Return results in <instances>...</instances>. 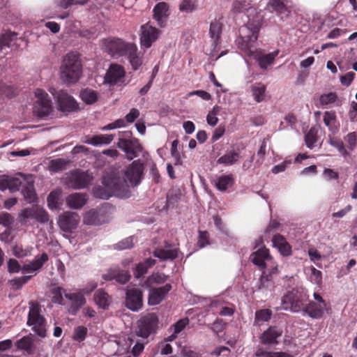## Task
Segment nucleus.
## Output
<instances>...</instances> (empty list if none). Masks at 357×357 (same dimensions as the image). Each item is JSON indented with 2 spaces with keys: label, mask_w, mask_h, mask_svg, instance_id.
<instances>
[{
  "label": "nucleus",
  "mask_w": 357,
  "mask_h": 357,
  "mask_svg": "<svg viewBox=\"0 0 357 357\" xmlns=\"http://www.w3.org/2000/svg\"><path fill=\"white\" fill-rule=\"evenodd\" d=\"M143 165L138 161H134L125 172L126 179L122 180L118 176L107 177L102 179L104 189H98L95 192L96 197L107 199L114 195L121 198L129 196L130 186L137 185L142 176Z\"/></svg>",
  "instance_id": "obj_1"
},
{
  "label": "nucleus",
  "mask_w": 357,
  "mask_h": 357,
  "mask_svg": "<svg viewBox=\"0 0 357 357\" xmlns=\"http://www.w3.org/2000/svg\"><path fill=\"white\" fill-rule=\"evenodd\" d=\"M261 17L256 15L252 18H248L246 24L239 29L240 37L237 40L238 47L245 52L247 55L252 54L254 43L258 38V33L261 26Z\"/></svg>",
  "instance_id": "obj_2"
},
{
  "label": "nucleus",
  "mask_w": 357,
  "mask_h": 357,
  "mask_svg": "<svg viewBox=\"0 0 357 357\" xmlns=\"http://www.w3.org/2000/svg\"><path fill=\"white\" fill-rule=\"evenodd\" d=\"M82 68L79 55L75 52L66 54L60 67V78L68 84H74L81 77Z\"/></svg>",
  "instance_id": "obj_3"
},
{
  "label": "nucleus",
  "mask_w": 357,
  "mask_h": 357,
  "mask_svg": "<svg viewBox=\"0 0 357 357\" xmlns=\"http://www.w3.org/2000/svg\"><path fill=\"white\" fill-rule=\"evenodd\" d=\"M307 291L304 289H293L287 292L281 300L280 310L298 312L303 310L305 303L308 300Z\"/></svg>",
  "instance_id": "obj_4"
},
{
  "label": "nucleus",
  "mask_w": 357,
  "mask_h": 357,
  "mask_svg": "<svg viewBox=\"0 0 357 357\" xmlns=\"http://www.w3.org/2000/svg\"><path fill=\"white\" fill-rule=\"evenodd\" d=\"M47 260L48 256L45 252L40 255L36 256L30 264L24 265L22 268V273L31 275L11 280L10 281V284L12 287L14 289H20L33 275H35V272L39 270Z\"/></svg>",
  "instance_id": "obj_5"
},
{
  "label": "nucleus",
  "mask_w": 357,
  "mask_h": 357,
  "mask_svg": "<svg viewBox=\"0 0 357 357\" xmlns=\"http://www.w3.org/2000/svg\"><path fill=\"white\" fill-rule=\"evenodd\" d=\"M27 325L31 327L38 336L44 337L46 335L45 319L41 314V307L35 302L29 303V311L28 314Z\"/></svg>",
  "instance_id": "obj_6"
},
{
  "label": "nucleus",
  "mask_w": 357,
  "mask_h": 357,
  "mask_svg": "<svg viewBox=\"0 0 357 357\" xmlns=\"http://www.w3.org/2000/svg\"><path fill=\"white\" fill-rule=\"evenodd\" d=\"M36 100L34 102L33 112L39 118H45L50 116L54 110L52 102L48 93L42 89H36L34 91Z\"/></svg>",
  "instance_id": "obj_7"
},
{
  "label": "nucleus",
  "mask_w": 357,
  "mask_h": 357,
  "mask_svg": "<svg viewBox=\"0 0 357 357\" xmlns=\"http://www.w3.org/2000/svg\"><path fill=\"white\" fill-rule=\"evenodd\" d=\"M97 287L96 283H92L89 287H85L79 291L73 293H65L66 298L69 301L68 312L71 315H75L80 308L84 306L86 300L84 297L85 294H89Z\"/></svg>",
  "instance_id": "obj_8"
},
{
  "label": "nucleus",
  "mask_w": 357,
  "mask_h": 357,
  "mask_svg": "<svg viewBox=\"0 0 357 357\" xmlns=\"http://www.w3.org/2000/svg\"><path fill=\"white\" fill-rule=\"evenodd\" d=\"M134 43H126L120 38H109L101 41L102 48L113 58L126 56Z\"/></svg>",
  "instance_id": "obj_9"
},
{
  "label": "nucleus",
  "mask_w": 357,
  "mask_h": 357,
  "mask_svg": "<svg viewBox=\"0 0 357 357\" xmlns=\"http://www.w3.org/2000/svg\"><path fill=\"white\" fill-rule=\"evenodd\" d=\"M92 176L87 172L75 170L68 173L65 178L66 185L73 189L86 188L92 181Z\"/></svg>",
  "instance_id": "obj_10"
},
{
  "label": "nucleus",
  "mask_w": 357,
  "mask_h": 357,
  "mask_svg": "<svg viewBox=\"0 0 357 357\" xmlns=\"http://www.w3.org/2000/svg\"><path fill=\"white\" fill-rule=\"evenodd\" d=\"M50 91L54 96L59 109L69 112L77 108V103L75 100L65 91H56L55 89H51Z\"/></svg>",
  "instance_id": "obj_11"
},
{
  "label": "nucleus",
  "mask_w": 357,
  "mask_h": 357,
  "mask_svg": "<svg viewBox=\"0 0 357 357\" xmlns=\"http://www.w3.org/2000/svg\"><path fill=\"white\" fill-rule=\"evenodd\" d=\"M158 323V317L153 314H148L138 321L137 335L143 338H147L154 332Z\"/></svg>",
  "instance_id": "obj_12"
},
{
  "label": "nucleus",
  "mask_w": 357,
  "mask_h": 357,
  "mask_svg": "<svg viewBox=\"0 0 357 357\" xmlns=\"http://www.w3.org/2000/svg\"><path fill=\"white\" fill-rule=\"evenodd\" d=\"M124 68L119 64H111L105 76V82L109 86H121L125 84Z\"/></svg>",
  "instance_id": "obj_13"
},
{
  "label": "nucleus",
  "mask_w": 357,
  "mask_h": 357,
  "mask_svg": "<svg viewBox=\"0 0 357 357\" xmlns=\"http://www.w3.org/2000/svg\"><path fill=\"white\" fill-rule=\"evenodd\" d=\"M126 306L133 312L138 311L143 305L142 291L135 287H128L126 290Z\"/></svg>",
  "instance_id": "obj_14"
},
{
  "label": "nucleus",
  "mask_w": 357,
  "mask_h": 357,
  "mask_svg": "<svg viewBox=\"0 0 357 357\" xmlns=\"http://www.w3.org/2000/svg\"><path fill=\"white\" fill-rule=\"evenodd\" d=\"M110 207L108 205L102 206L96 210H90L84 216L83 222L89 225H98L108 220L105 216Z\"/></svg>",
  "instance_id": "obj_15"
},
{
  "label": "nucleus",
  "mask_w": 357,
  "mask_h": 357,
  "mask_svg": "<svg viewBox=\"0 0 357 357\" xmlns=\"http://www.w3.org/2000/svg\"><path fill=\"white\" fill-rule=\"evenodd\" d=\"M80 220L79 215L75 212L66 211L59 216L58 225L64 231H72L76 229Z\"/></svg>",
  "instance_id": "obj_16"
},
{
  "label": "nucleus",
  "mask_w": 357,
  "mask_h": 357,
  "mask_svg": "<svg viewBox=\"0 0 357 357\" xmlns=\"http://www.w3.org/2000/svg\"><path fill=\"white\" fill-rule=\"evenodd\" d=\"M118 147L127 154L129 160L137 156V154L142 151V147L137 139H120L118 142Z\"/></svg>",
  "instance_id": "obj_17"
},
{
  "label": "nucleus",
  "mask_w": 357,
  "mask_h": 357,
  "mask_svg": "<svg viewBox=\"0 0 357 357\" xmlns=\"http://www.w3.org/2000/svg\"><path fill=\"white\" fill-rule=\"evenodd\" d=\"M140 43L142 47L149 48L159 36V31L149 24L141 27Z\"/></svg>",
  "instance_id": "obj_18"
},
{
  "label": "nucleus",
  "mask_w": 357,
  "mask_h": 357,
  "mask_svg": "<svg viewBox=\"0 0 357 357\" xmlns=\"http://www.w3.org/2000/svg\"><path fill=\"white\" fill-rule=\"evenodd\" d=\"M172 289L170 284H166L165 286L158 288H150L148 303L150 305L159 304L167 296V293Z\"/></svg>",
  "instance_id": "obj_19"
},
{
  "label": "nucleus",
  "mask_w": 357,
  "mask_h": 357,
  "mask_svg": "<svg viewBox=\"0 0 357 357\" xmlns=\"http://www.w3.org/2000/svg\"><path fill=\"white\" fill-rule=\"evenodd\" d=\"M232 11L234 13H245L248 18L257 15L256 9L251 5L250 0H235L232 4Z\"/></svg>",
  "instance_id": "obj_20"
},
{
  "label": "nucleus",
  "mask_w": 357,
  "mask_h": 357,
  "mask_svg": "<svg viewBox=\"0 0 357 357\" xmlns=\"http://www.w3.org/2000/svg\"><path fill=\"white\" fill-rule=\"evenodd\" d=\"M33 183V179L31 175L28 177H24V183L22 186V193L24 199L29 204H34L37 202Z\"/></svg>",
  "instance_id": "obj_21"
},
{
  "label": "nucleus",
  "mask_w": 357,
  "mask_h": 357,
  "mask_svg": "<svg viewBox=\"0 0 357 357\" xmlns=\"http://www.w3.org/2000/svg\"><path fill=\"white\" fill-rule=\"evenodd\" d=\"M102 277L105 280H115L116 282L123 284L129 281L130 275L127 271H122L119 267H114L110 268Z\"/></svg>",
  "instance_id": "obj_22"
},
{
  "label": "nucleus",
  "mask_w": 357,
  "mask_h": 357,
  "mask_svg": "<svg viewBox=\"0 0 357 357\" xmlns=\"http://www.w3.org/2000/svg\"><path fill=\"white\" fill-rule=\"evenodd\" d=\"M178 250L166 243L164 247L158 248L153 252V255L160 260H173L178 257Z\"/></svg>",
  "instance_id": "obj_23"
},
{
  "label": "nucleus",
  "mask_w": 357,
  "mask_h": 357,
  "mask_svg": "<svg viewBox=\"0 0 357 357\" xmlns=\"http://www.w3.org/2000/svg\"><path fill=\"white\" fill-rule=\"evenodd\" d=\"M250 258L253 264L261 269L264 268L266 262L271 261V256L269 254V250L265 247L260 248L253 252Z\"/></svg>",
  "instance_id": "obj_24"
},
{
  "label": "nucleus",
  "mask_w": 357,
  "mask_h": 357,
  "mask_svg": "<svg viewBox=\"0 0 357 357\" xmlns=\"http://www.w3.org/2000/svg\"><path fill=\"white\" fill-rule=\"evenodd\" d=\"M326 306L321 303H317L314 301H311L306 304L303 307V312L306 313L310 317L315 319L321 318L326 310Z\"/></svg>",
  "instance_id": "obj_25"
},
{
  "label": "nucleus",
  "mask_w": 357,
  "mask_h": 357,
  "mask_svg": "<svg viewBox=\"0 0 357 357\" xmlns=\"http://www.w3.org/2000/svg\"><path fill=\"white\" fill-rule=\"evenodd\" d=\"M88 200V196L85 193L75 192L68 195L66 199L68 207L73 209H79L83 207Z\"/></svg>",
  "instance_id": "obj_26"
},
{
  "label": "nucleus",
  "mask_w": 357,
  "mask_h": 357,
  "mask_svg": "<svg viewBox=\"0 0 357 357\" xmlns=\"http://www.w3.org/2000/svg\"><path fill=\"white\" fill-rule=\"evenodd\" d=\"M282 334V330L275 326L269 327L260 336V341L264 344L277 343V338Z\"/></svg>",
  "instance_id": "obj_27"
},
{
  "label": "nucleus",
  "mask_w": 357,
  "mask_h": 357,
  "mask_svg": "<svg viewBox=\"0 0 357 357\" xmlns=\"http://www.w3.org/2000/svg\"><path fill=\"white\" fill-rule=\"evenodd\" d=\"M323 121L332 134L335 135L338 132L340 123L335 111H326L323 114Z\"/></svg>",
  "instance_id": "obj_28"
},
{
  "label": "nucleus",
  "mask_w": 357,
  "mask_h": 357,
  "mask_svg": "<svg viewBox=\"0 0 357 357\" xmlns=\"http://www.w3.org/2000/svg\"><path fill=\"white\" fill-rule=\"evenodd\" d=\"M278 53L279 51L276 50L267 54L261 55L256 50H252V54L248 56H252L258 61L261 68L266 69L268 66L273 63V61Z\"/></svg>",
  "instance_id": "obj_29"
},
{
  "label": "nucleus",
  "mask_w": 357,
  "mask_h": 357,
  "mask_svg": "<svg viewBox=\"0 0 357 357\" xmlns=\"http://www.w3.org/2000/svg\"><path fill=\"white\" fill-rule=\"evenodd\" d=\"M113 135H98L92 137L86 136L83 142L94 146H98L103 144H109L114 139Z\"/></svg>",
  "instance_id": "obj_30"
},
{
  "label": "nucleus",
  "mask_w": 357,
  "mask_h": 357,
  "mask_svg": "<svg viewBox=\"0 0 357 357\" xmlns=\"http://www.w3.org/2000/svg\"><path fill=\"white\" fill-rule=\"evenodd\" d=\"M273 247L277 248L283 256H289L291 254V248L285 238L280 234L275 235L272 239Z\"/></svg>",
  "instance_id": "obj_31"
},
{
  "label": "nucleus",
  "mask_w": 357,
  "mask_h": 357,
  "mask_svg": "<svg viewBox=\"0 0 357 357\" xmlns=\"http://www.w3.org/2000/svg\"><path fill=\"white\" fill-rule=\"evenodd\" d=\"M222 30V24L219 20H213L210 24L209 36L213 42L214 48H216Z\"/></svg>",
  "instance_id": "obj_32"
},
{
  "label": "nucleus",
  "mask_w": 357,
  "mask_h": 357,
  "mask_svg": "<svg viewBox=\"0 0 357 357\" xmlns=\"http://www.w3.org/2000/svg\"><path fill=\"white\" fill-rule=\"evenodd\" d=\"M213 185L220 191H226L234 183V177L231 174L222 175L212 181Z\"/></svg>",
  "instance_id": "obj_33"
},
{
  "label": "nucleus",
  "mask_w": 357,
  "mask_h": 357,
  "mask_svg": "<svg viewBox=\"0 0 357 357\" xmlns=\"http://www.w3.org/2000/svg\"><path fill=\"white\" fill-rule=\"evenodd\" d=\"M169 6L165 2H160L153 9V17L159 24H163L167 17Z\"/></svg>",
  "instance_id": "obj_34"
},
{
  "label": "nucleus",
  "mask_w": 357,
  "mask_h": 357,
  "mask_svg": "<svg viewBox=\"0 0 357 357\" xmlns=\"http://www.w3.org/2000/svg\"><path fill=\"white\" fill-rule=\"evenodd\" d=\"M134 70H137L142 63V57L137 53V47L133 44L126 54Z\"/></svg>",
  "instance_id": "obj_35"
},
{
  "label": "nucleus",
  "mask_w": 357,
  "mask_h": 357,
  "mask_svg": "<svg viewBox=\"0 0 357 357\" xmlns=\"http://www.w3.org/2000/svg\"><path fill=\"white\" fill-rule=\"evenodd\" d=\"M93 300L95 303L103 310L107 309L111 303L109 296L102 289H98L95 292Z\"/></svg>",
  "instance_id": "obj_36"
},
{
  "label": "nucleus",
  "mask_w": 357,
  "mask_h": 357,
  "mask_svg": "<svg viewBox=\"0 0 357 357\" xmlns=\"http://www.w3.org/2000/svg\"><path fill=\"white\" fill-rule=\"evenodd\" d=\"M267 8L271 11H275L279 14L287 16L290 11L282 0H270Z\"/></svg>",
  "instance_id": "obj_37"
},
{
  "label": "nucleus",
  "mask_w": 357,
  "mask_h": 357,
  "mask_svg": "<svg viewBox=\"0 0 357 357\" xmlns=\"http://www.w3.org/2000/svg\"><path fill=\"white\" fill-rule=\"evenodd\" d=\"M30 175H25L22 173H19L13 177H8V182L9 185V190L10 192H16L20 189L21 185L23 186L24 183V177H28Z\"/></svg>",
  "instance_id": "obj_38"
},
{
  "label": "nucleus",
  "mask_w": 357,
  "mask_h": 357,
  "mask_svg": "<svg viewBox=\"0 0 357 357\" xmlns=\"http://www.w3.org/2000/svg\"><path fill=\"white\" fill-rule=\"evenodd\" d=\"M155 259H147L145 261L138 264L134 268V276L136 278H140L147 272L149 268L155 264Z\"/></svg>",
  "instance_id": "obj_39"
},
{
  "label": "nucleus",
  "mask_w": 357,
  "mask_h": 357,
  "mask_svg": "<svg viewBox=\"0 0 357 357\" xmlns=\"http://www.w3.org/2000/svg\"><path fill=\"white\" fill-rule=\"evenodd\" d=\"M337 94L335 92H329L321 94L319 99V106L331 107V105L337 100Z\"/></svg>",
  "instance_id": "obj_40"
},
{
  "label": "nucleus",
  "mask_w": 357,
  "mask_h": 357,
  "mask_svg": "<svg viewBox=\"0 0 357 357\" xmlns=\"http://www.w3.org/2000/svg\"><path fill=\"white\" fill-rule=\"evenodd\" d=\"M167 280V276L165 275L160 273H154L148 277L144 285L147 288H151L154 285L164 283Z\"/></svg>",
  "instance_id": "obj_41"
},
{
  "label": "nucleus",
  "mask_w": 357,
  "mask_h": 357,
  "mask_svg": "<svg viewBox=\"0 0 357 357\" xmlns=\"http://www.w3.org/2000/svg\"><path fill=\"white\" fill-rule=\"evenodd\" d=\"M62 193L61 188H57L52 191L47 197V206L50 210L58 208L59 205V199Z\"/></svg>",
  "instance_id": "obj_42"
},
{
  "label": "nucleus",
  "mask_w": 357,
  "mask_h": 357,
  "mask_svg": "<svg viewBox=\"0 0 357 357\" xmlns=\"http://www.w3.org/2000/svg\"><path fill=\"white\" fill-rule=\"evenodd\" d=\"M252 94L256 102H260L265 98L266 86L261 83H255L250 87Z\"/></svg>",
  "instance_id": "obj_43"
},
{
  "label": "nucleus",
  "mask_w": 357,
  "mask_h": 357,
  "mask_svg": "<svg viewBox=\"0 0 357 357\" xmlns=\"http://www.w3.org/2000/svg\"><path fill=\"white\" fill-rule=\"evenodd\" d=\"M18 349L24 350L28 354H32L34 351L33 341L31 337L24 336L16 342Z\"/></svg>",
  "instance_id": "obj_44"
},
{
  "label": "nucleus",
  "mask_w": 357,
  "mask_h": 357,
  "mask_svg": "<svg viewBox=\"0 0 357 357\" xmlns=\"http://www.w3.org/2000/svg\"><path fill=\"white\" fill-rule=\"evenodd\" d=\"M239 158V153L234 151H229L219 158L217 160L218 164L224 165H232L236 163Z\"/></svg>",
  "instance_id": "obj_45"
},
{
  "label": "nucleus",
  "mask_w": 357,
  "mask_h": 357,
  "mask_svg": "<svg viewBox=\"0 0 357 357\" xmlns=\"http://www.w3.org/2000/svg\"><path fill=\"white\" fill-rule=\"evenodd\" d=\"M80 97L86 104L91 105L97 101L98 93L93 90L86 89L81 91Z\"/></svg>",
  "instance_id": "obj_46"
},
{
  "label": "nucleus",
  "mask_w": 357,
  "mask_h": 357,
  "mask_svg": "<svg viewBox=\"0 0 357 357\" xmlns=\"http://www.w3.org/2000/svg\"><path fill=\"white\" fill-rule=\"evenodd\" d=\"M17 38V34L12 32H6L0 36V49L3 50L6 47H10L11 43Z\"/></svg>",
  "instance_id": "obj_47"
},
{
  "label": "nucleus",
  "mask_w": 357,
  "mask_h": 357,
  "mask_svg": "<svg viewBox=\"0 0 357 357\" xmlns=\"http://www.w3.org/2000/svg\"><path fill=\"white\" fill-rule=\"evenodd\" d=\"M68 162L63 159L59 158L51 160L48 165V169L52 172H57L66 168Z\"/></svg>",
  "instance_id": "obj_48"
},
{
  "label": "nucleus",
  "mask_w": 357,
  "mask_h": 357,
  "mask_svg": "<svg viewBox=\"0 0 357 357\" xmlns=\"http://www.w3.org/2000/svg\"><path fill=\"white\" fill-rule=\"evenodd\" d=\"M35 215V207L31 208H24L20 211L18 215L19 221L25 224L27 222L29 219H34Z\"/></svg>",
  "instance_id": "obj_49"
},
{
  "label": "nucleus",
  "mask_w": 357,
  "mask_h": 357,
  "mask_svg": "<svg viewBox=\"0 0 357 357\" xmlns=\"http://www.w3.org/2000/svg\"><path fill=\"white\" fill-rule=\"evenodd\" d=\"M189 319L188 318H184L182 319H180L174 325V333L168 337L169 341H172L174 339L176 338V334L181 332L184 328L188 324Z\"/></svg>",
  "instance_id": "obj_50"
},
{
  "label": "nucleus",
  "mask_w": 357,
  "mask_h": 357,
  "mask_svg": "<svg viewBox=\"0 0 357 357\" xmlns=\"http://www.w3.org/2000/svg\"><path fill=\"white\" fill-rule=\"evenodd\" d=\"M305 140L307 148L313 149L317 142V131L315 129H310L306 134Z\"/></svg>",
  "instance_id": "obj_51"
},
{
  "label": "nucleus",
  "mask_w": 357,
  "mask_h": 357,
  "mask_svg": "<svg viewBox=\"0 0 357 357\" xmlns=\"http://www.w3.org/2000/svg\"><path fill=\"white\" fill-rule=\"evenodd\" d=\"M34 220L43 224L46 223L49 221V215L45 209L36 206L35 207Z\"/></svg>",
  "instance_id": "obj_52"
},
{
  "label": "nucleus",
  "mask_w": 357,
  "mask_h": 357,
  "mask_svg": "<svg viewBox=\"0 0 357 357\" xmlns=\"http://www.w3.org/2000/svg\"><path fill=\"white\" fill-rule=\"evenodd\" d=\"M255 355L258 357H291V356L285 352H267L262 349L256 351Z\"/></svg>",
  "instance_id": "obj_53"
},
{
  "label": "nucleus",
  "mask_w": 357,
  "mask_h": 357,
  "mask_svg": "<svg viewBox=\"0 0 357 357\" xmlns=\"http://www.w3.org/2000/svg\"><path fill=\"white\" fill-rule=\"evenodd\" d=\"M32 251V248L26 247L23 248L22 245H15L13 248V253L17 257H24L30 255Z\"/></svg>",
  "instance_id": "obj_54"
},
{
  "label": "nucleus",
  "mask_w": 357,
  "mask_h": 357,
  "mask_svg": "<svg viewBox=\"0 0 357 357\" xmlns=\"http://www.w3.org/2000/svg\"><path fill=\"white\" fill-rule=\"evenodd\" d=\"M63 293H66L65 290L59 287H54L52 290V301L59 305H63Z\"/></svg>",
  "instance_id": "obj_55"
},
{
  "label": "nucleus",
  "mask_w": 357,
  "mask_h": 357,
  "mask_svg": "<svg viewBox=\"0 0 357 357\" xmlns=\"http://www.w3.org/2000/svg\"><path fill=\"white\" fill-rule=\"evenodd\" d=\"M196 8V0H183L179 6V10L185 13H191Z\"/></svg>",
  "instance_id": "obj_56"
},
{
  "label": "nucleus",
  "mask_w": 357,
  "mask_h": 357,
  "mask_svg": "<svg viewBox=\"0 0 357 357\" xmlns=\"http://www.w3.org/2000/svg\"><path fill=\"white\" fill-rule=\"evenodd\" d=\"M15 95L16 91L13 86L0 82V96L11 98Z\"/></svg>",
  "instance_id": "obj_57"
},
{
  "label": "nucleus",
  "mask_w": 357,
  "mask_h": 357,
  "mask_svg": "<svg viewBox=\"0 0 357 357\" xmlns=\"http://www.w3.org/2000/svg\"><path fill=\"white\" fill-rule=\"evenodd\" d=\"M344 139L347 143V148L350 151L354 150L357 146V133L355 132H349L344 137Z\"/></svg>",
  "instance_id": "obj_58"
},
{
  "label": "nucleus",
  "mask_w": 357,
  "mask_h": 357,
  "mask_svg": "<svg viewBox=\"0 0 357 357\" xmlns=\"http://www.w3.org/2000/svg\"><path fill=\"white\" fill-rule=\"evenodd\" d=\"M271 312L269 310H261L255 313V321L258 322H264L268 321L271 317Z\"/></svg>",
  "instance_id": "obj_59"
},
{
  "label": "nucleus",
  "mask_w": 357,
  "mask_h": 357,
  "mask_svg": "<svg viewBox=\"0 0 357 357\" xmlns=\"http://www.w3.org/2000/svg\"><path fill=\"white\" fill-rule=\"evenodd\" d=\"M329 144L336 148L337 151L344 156L347 157L349 155L347 149L344 147L343 142L340 139H330Z\"/></svg>",
  "instance_id": "obj_60"
},
{
  "label": "nucleus",
  "mask_w": 357,
  "mask_h": 357,
  "mask_svg": "<svg viewBox=\"0 0 357 357\" xmlns=\"http://www.w3.org/2000/svg\"><path fill=\"white\" fill-rule=\"evenodd\" d=\"M87 328L84 326H78L75 328L73 333V339L76 341L81 342L86 337Z\"/></svg>",
  "instance_id": "obj_61"
},
{
  "label": "nucleus",
  "mask_w": 357,
  "mask_h": 357,
  "mask_svg": "<svg viewBox=\"0 0 357 357\" xmlns=\"http://www.w3.org/2000/svg\"><path fill=\"white\" fill-rule=\"evenodd\" d=\"M14 222V218L8 213H3L0 214V224L10 228Z\"/></svg>",
  "instance_id": "obj_62"
},
{
  "label": "nucleus",
  "mask_w": 357,
  "mask_h": 357,
  "mask_svg": "<svg viewBox=\"0 0 357 357\" xmlns=\"http://www.w3.org/2000/svg\"><path fill=\"white\" fill-rule=\"evenodd\" d=\"M133 246V238L128 237L115 245L118 250H126L131 248Z\"/></svg>",
  "instance_id": "obj_63"
},
{
  "label": "nucleus",
  "mask_w": 357,
  "mask_h": 357,
  "mask_svg": "<svg viewBox=\"0 0 357 357\" xmlns=\"http://www.w3.org/2000/svg\"><path fill=\"white\" fill-rule=\"evenodd\" d=\"M272 286V282L268 275H263L259 279L258 282V288L259 289H270Z\"/></svg>",
  "instance_id": "obj_64"
}]
</instances>
